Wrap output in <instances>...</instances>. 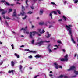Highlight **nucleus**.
I'll return each mask as SVG.
<instances>
[{
    "mask_svg": "<svg viewBox=\"0 0 78 78\" xmlns=\"http://www.w3.org/2000/svg\"><path fill=\"white\" fill-rule=\"evenodd\" d=\"M66 27L67 28V30H68L69 34H70V35L71 37V40L72 41V42L74 43V44H76V42L74 41V40L73 39V36H72V29L70 27H72V25H69L68 26L67 25H66Z\"/></svg>",
    "mask_w": 78,
    "mask_h": 78,
    "instance_id": "obj_1",
    "label": "nucleus"
},
{
    "mask_svg": "<svg viewBox=\"0 0 78 78\" xmlns=\"http://www.w3.org/2000/svg\"><path fill=\"white\" fill-rule=\"evenodd\" d=\"M38 34V32H36V31H33L32 32H32H30V35L29 36V37L30 39H32L33 37V36L35 35V34Z\"/></svg>",
    "mask_w": 78,
    "mask_h": 78,
    "instance_id": "obj_2",
    "label": "nucleus"
},
{
    "mask_svg": "<svg viewBox=\"0 0 78 78\" xmlns=\"http://www.w3.org/2000/svg\"><path fill=\"white\" fill-rule=\"evenodd\" d=\"M25 7L23 6H22V12L20 13V14L22 15V16H24L25 14V12H23V11H25Z\"/></svg>",
    "mask_w": 78,
    "mask_h": 78,
    "instance_id": "obj_3",
    "label": "nucleus"
},
{
    "mask_svg": "<svg viewBox=\"0 0 78 78\" xmlns=\"http://www.w3.org/2000/svg\"><path fill=\"white\" fill-rule=\"evenodd\" d=\"M76 68L75 66H72L70 68V69H67L68 71H70V70H75Z\"/></svg>",
    "mask_w": 78,
    "mask_h": 78,
    "instance_id": "obj_4",
    "label": "nucleus"
},
{
    "mask_svg": "<svg viewBox=\"0 0 78 78\" xmlns=\"http://www.w3.org/2000/svg\"><path fill=\"white\" fill-rule=\"evenodd\" d=\"M27 28H28V27L27 26H26L24 29L23 28H22L20 30L22 31V30H23L24 33H26V31L27 30Z\"/></svg>",
    "mask_w": 78,
    "mask_h": 78,
    "instance_id": "obj_5",
    "label": "nucleus"
},
{
    "mask_svg": "<svg viewBox=\"0 0 78 78\" xmlns=\"http://www.w3.org/2000/svg\"><path fill=\"white\" fill-rule=\"evenodd\" d=\"M16 10L14 9V12H13V14L12 15V16L16 17L17 16V14H16Z\"/></svg>",
    "mask_w": 78,
    "mask_h": 78,
    "instance_id": "obj_6",
    "label": "nucleus"
},
{
    "mask_svg": "<svg viewBox=\"0 0 78 78\" xmlns=\"http://www.w3.org/2000/svg\"><path fill=\"white\" fill-rule=\"evenodd\" d=\"M44 41H40L39 42L37 43V44L38 45H42V44H43L44 43Z\"/></svg>",
    "mask_w": 78,
    "mask_h": 78,
    "instance_id": "obj_7",
    "label": "nucleus"
},
{
    "mask_svg": "<svg viewBox=\"0 0 78 78\" xmlns=\"http://www.w3.org/2000/svg\"><path fill=\"white\" fill-rule=\"evenodd\" d=\"M54 64L55 66V68L57 69H58V66H59V65H58V64H57L56 63H54Z\"/></svg>",
    "mask_w": 78,
    "mask_h": 78,
    "instance_id": "obj_8",
    "label": "nucleus"
},
{
    "mask_svg": "<svg viewBox=\"0 0 78 78\" xmlns=\"http://www.w3.org/2000/svg\"><path fill=\"white\" fill-rule=\"evenodd\" d=\"M35 58H41L42 57V56L41 55H39V54L36 55L35 56Z\"/></svg>",
    "mask_w": 78,
    "mask_h": 78,
    "instance_id": "obj_9",
    "label": "nucleus"
},
{
    "mask_svg": "<svg viewBox=\"0 0 78 78\" xmlns=\"http://www.w3.org/2000/svg\"><path fill=\"white\" fill-rule=\"evenodd\" d=\"M64 57L65 58V59L66 60V61H68V59L67 58L68 57V55H66Z\"/></svg>",
    "mask_w": 78,
    "mask_h": 78,
    "instance_id": "obj_10",
    "label": "nucleus"
},
{
    "mask_svg": "<svg viewBox=\"0 0 78 78\" xmlns=\"http://www.w3.org/2000/svg\"><path fill=\"white\" fill-rule=\"evenodd\" d=\"M22 65H20V70L21 72H22Z\"/></svg>",
    "mask_w": 78,
    "mask_h": 78,
    "instance_id": "obj_11",
    "label": "nucleus"
},
{
    "mask_svg": "<svg viewBox=\"0 0 78 78\" xmlns=\"http://www.w3.org/2000/svg\"><path fill=\"white\" fill-rule=\"evenodd\" d=\"M60 60L61 61H66V60L65 58H60Z\"/></svg>",
    "mask_w": 78,
    "mask_h": 78,
    "instance_id": "obj_12",
    "label": "nucleus"
},
{
    "mask_svg": "<svg viewBox=\"0 0 78 78\" xmlns=\"http://www.w3.org/2000/svg\"><path fill=\"white\" fill-rule=\"evenodd\" d=\"M47 33H48V36H46V37H47V38H49V37H50V36H51V34H49V33H48V32H47Z\"/></svg>",
    "mask_w": 78,
    "mask_h": 78,
    "instance_id": "obj_13",
    "label": "nucleus"
},
{
    "mask_svg": "<svg viewBox=\"0 0 78 78\" xmlns=\"http://www.w3.org/2000/svg\"><path fill=\"white\" fill-rule=\"evenodd\" d=\"M14 55H15V56H16L17 58H20V56H19V55H17V53H15Z\"/></svg>",
    "mask_w": 78,
    "mask_h": 78,
    "instance_id": "obj_14",
    "label": "nucleus"
},
{
    "mask_svg": "<svg viewBox=\"0 0 78 78\" xmlns=\"http://www.w3.org/2000/svg\"><path fill=\"white\" fill-rule=\"evenodd\" d=\"M43 12H44V11L43 10H40V15H42V14H43Z\"/></svg>",
    "mask_w": 78,
    "mask_h": 78,
    "instance_id": "obj_15",
    "label": "nucleus"
},
{
    "mask_svg": "<svg viewBox=\"0 0 78 78\" xmlns=\"http://www.w3.org/2000/svg\"><path fill=\"white\" fill-rule=\"evenodd\" d=\"M74 73H75L76 75H78V71L76 70H74Z\"/></svg>",
    "mask_w": 78,
    "mask_h": 78,
    "instance_id": "obj_16",
    "label": "nucleus"
},
{
    "mask_svg": "<svg viewBox=\"0 0 78 78\" xmlns=\"http://www.w3.org/2000/svg\"><path fill=\"white\" fill-rule=\"evenodd\" d=\"M12 73L13 74L14 73V70H12L11 71L9 70L8 71V73Z\"/></svg>",
    "mask_w": 78,
    "mask_h": 78,
    "instance_id": "obj_17",
    "label": "nucleus"
},
{
    "mask_svg": "<svg viewBox=\"0 0 78 78\" xmlns=\"http://www.w3.org/2000/svg\"><path fill=\"white\" fill-rule=\"evenodd\" d=\"M33 12L29 11L27 13V14H33Z\"/></svg>",
    "mask_w": 78,
    "mask_h": 78,
    "instance_id": "obj_18",
    "label": "nucleus"
},
{
    "mask_svg": "<svg viewBox=\"0 0 78 78\" xmlns=\"http://www.w3.org/2000/svg\"><path fill=\"white\" fill-rule=\"evenodd\" d=\"M64 76L62 75H61L59 77H58V78H63L64 77Z\"/></svg>",
    "mask_w": 78,
    "mask_h": 78,
    "instance_id": "obj_19",
    "label": "nucleus"
},
{
    "mask_svg": "<svg viewBox=\"0 0 78 78\" xmlns=\"http://www.w3.org/2000/svg\"><path fill=\"white\" fill-rule=\"evenodd\" d=\"M11 62L12 66H14V61H12Z\"/></svg>",
    "mask_w": 78,
    "mask_h": 78,
    "instance_id": "obj_20",
    "label": "nucleus"
},
{
    "mask_svg": "<svg viewBox=\"0 0 78 78\" xmlns=\"http://www.w3.org/2000/svg\"><path fill=\"white\" fill-rule=\"evenodd\" d=\"M39 25H44V22H43L42 23H39Z\"/></svg>",
    "mask_w": 78,
    "mask_h": 78,
    "instance_id": "obj_21",
    "label": "nucleus"
},
{
    "mask_svg": "<svg viewBox=\"0 0 78 78\" xmlns=\"http://www.w3.org/2000/svg\"><path fill=\"white\" fill-rule=\"evenodd\" d=\"M51 13H54V14H57V12L56 11H53L52 12H51Z\"/></svg>",
    "mask_w": 78,
    "mask_h": 78,
    "instance_id": "obj_22",
    "label": "nucleus"
},
{
    "mask_svg": "<svg viewBox=\"0 0 78 78\" xmlns=\"http://www.w3.org/2000/svg\"><path fill=\"white\" fill-rule=\"evenodd\" d=\"M62 17L63 18V19H64L65 21H66L67 20V19L66 18V17H65V16H62Z\"/></svg>",
    "mask_w": 78,
    "mask_h": 78,
    "instance_id": "obj_23",
    "label": "nucleus"
},
{
    "mask_svg": "<svg viewBox=\"0 0 78 78\" xmlns=\"http://www.w3.org/2000/svg\"><path fill=\"white\" fill-rule=\"evenodd\" d=\"M9 11L8 12V13H9L10 12H11L12 11V9H9Z\"/></svg>",
    "mask_w": 78,
    "mask_h": 78,
    "instance_id": "obj_24",
    "label": "nucleus"
},
{
    "mask_svg": "<svg viewBox=\"0 0 78 78\" xmlns=\"http://www.w3.org/2000/svg\"><path fill=\"white\" fill-rule=\"evenodd\" d=\"M51 4H52V5H54L55 6H56V4H55V2H51Z\"/></svg>",
    "mask_w": 78,
    "mask_h": 78,
    "instance_id": "obj_25",
    "label": "nucleus"
},
{
    "mask_svg": "<svg viewBox=\"0 0 78 78\" xmlns=\"http://www.w3.org/2000/svg\"><path fill=\"white\" fill-rule=\"evenodd\" d=\"M57 12H58V14H61V12L60 11H59V10H57Z\"/></svg>",
    "mask_w": 78,
    "mask_h": 78,
    "instance_id": "obj_26",
    "label": "nucleus"
},
{
    "mask_svg": "<svg viewBox=\"0 0 78 78\" xmlns=\"http://www.w3.org/2000/svg\"><path fill=\"white\" fill-rule=\"evenodd\" d=\"M1 2L2 3H6V1L4 0L1 1Z\"/></svg>",
    "mask_w": 78,
    "mask_h": 78,
    "instance_id": "obj_27",
    "label": "nucleus"
},
{
    "mask_svg": "<svg viewBox=\"0 0 78 78\" xmlns=\"http://www.w3.org/2000/svg\"><path fill=\"white\" fill-rule=\"evenodd\" d=\"M74 1H75L74 2V3H77L78 2V0H73Z\"/></svg>",
    "mask_w": 78,
    "mask_h": 78,
    "instance_id": "obj_28",
    "label": "nucleus"
},
{
    "mask_svg": "<svg viewBox=\"0 0 78 78\" xmlns=\"http://www.w3.org/2000/svg\"><path fill=\"white\" fill-rule=\"evenodd\" d=\"M49 16L51 17V19H52V13H50L49 14Z\"/></svg>",
    "mask_w": 78,
    "mask_h": 78,
    "instance_id": "obj_29",
    "label": "nucleus"
},
{
    "mask_svg": "<svg viewBox=\"0 0 78 78\" xmlns=\"http://www.w3.org/2000/svg\"><path fill=\"white\" fill-rule=\"evenodd\" d=\"M6 5H8V6H10V4H9V3H8V2H6Z\"/></svg>",
    "mask_w": 78,
    "mask_h": 78,
    "instance_id": "obj_30",
    "label": "nucleus"
},
{
    "mask_svg": "<svg viewBox=\"0 0 78 78\" xmlns=\"http://www.w3.org/2000/svg\"><path fill=\"white\" fill-rule=\"evenodd\" d=\"M26 34H29V31L28 30L27 31H26Z\"/></svg>",
    "mask_w": 78,
    "mask_h": 78,
    "instance_id": "obj_31",
    "label": "nucleus"
},
{
    "mask_svg": "<svg viewBox=\"0 0 78 78\" xmlns=\"http://www.w3.org/2000/svg\"><path fill=\"white\" fill-rule=\"evenodd\" d=\"M39 32L40 33H41V34H42V32L41 31V29H39Z\"/></svg>",
    "mask_w": 78,
    "mask_h": 78,
    "instance_id": "obj_32",
    "label": "nucleus"
},
{
    "mask_svg": "<svg viewBox=\"0 0 78 78\" xmlns=\"http://www.w3.org/2000/svg\"><path fill=\"white\" fill-rule=\"evenodd\" d=\"M34 40H32V42H31L32 44H34Z\"/></svg>",
    "mask_w": 78,
    "mask_h": 78,
    "instance_id": "obj_33",
    "label": "nucleus"
},
{
    "mask_svg": "<svg viewBox=\"0 0 78 78\" xmlns=\"http://www.w3.org/2000/svg\"><path fill=\"white\" fill-rule=\"evenodd\" d=\"M6 14V12H2L1 14L2 15H3V14Z\"/></svg>",
    "mask_w": 78,
    "mask_h": 78,
    "instance_id": "obj_34",
    "label": "nucleus"
},
{
    "mask_svg": "<svg viewBox=\"0 0 78 78\" xmlns=\"http://www.w3.org/2000/svg\"><path fill=\"white\" fill-rule=\"evenodd\" d=\"M28 0H27L26 1V5H28Z\"/></svg>",
    "mask_w": 78,
    "mask_h": 78,
    "instance_id": "obj_35",
    "label": "nucleus"
},
{
    "mask_svg": "<svg viewBox=\"0 0 78 78\" xmlns=\"http://www.w3.org/2000/svg\"><path fill=\"white\" fill-rule=\"evenodd\" d=\"M44 42H46V43H48V42H50V41H44Z\"/></svg>",
    "mask_w": 78,
    "mask_h": 78,
    "instance_id": "obj_36",
    "label": "nucleus"
},
{
    "mask_svg": "<svg viewBox=\"0 0 78 78\" xmlns=\"http://www.w3.org/2000/svg\"><path fill=\"white\" fill-rule=\"evenodd\" d=\"M26 18H27V15H25V17H24L23 18V20H25V19H26Z\"/></svg>",
    "mask_w": 78,
    "mask_h": 78,
    "instance_id": "obj_37",
    "label": "nucleus"
},
{
    "mask_svg": "<svg viewBox=\"0 0 78 78\" xmlns=\"http://www.w3.org/2000/svg\"><path fill=\"white\" fill-rule=\"evenodd\" d=\"M58 43V44H62V43L61 41H57Z\"/></svg>",
    "mask_w": 78,
    "mask_h": 78,
    "instance_id": "obj_38",
    "label": "nucleus"
},
{
    "mask_svg": "<svg viewBox=\"0 0 78 78\" xmlns=\"http://www.w3.org/2000/svg\"><path fill=\"white\" fill-rule=\"evenodd\" d=\"M25 51H30V50L29 49H25L24 50Z\"/></svg>",
    "mask_w": 78,
    "mask_h": 78,
    "instance_id": "obj_39",
    "label": "nucleus"
},
{
    "mask_svg": "<svg viewBox=\"0 0 78 78\" xmlns=\"http://www.w3.org/2000/svg\"><path fill=\"white\" fill-rule=\"evenodd\" d=\"M11 46L12 47V49L13 50H14V45H13V44Z\"/></svg>",
    "mask_w": 78,
    "mask_h": 78,
    "instance_id": "obj_40",
    "label": "nucleus"
},
{
    "mask_svg": "<svg viewBox=\"0 0 78 78\" xmlns=\"http://www.w3.org/2000/svg\"><path fill=\"white\" fill-rule=\"evenodd\" d=\"M50 44H49L48 45V47H47L48 49V48H50L49 47H50Z\"/></svg>",
    "mask_w": 78,
    "mask_h": 78,
    "instance_id": "obj_41",
    "label": "nucleus"
},
{
    "mask_svg": "<svg viewBox=\"0 0 78 78\" xmlns=\"http://www.w3.org/2000/svg\"><path fill=\"white\" fill-rule=\"evenodd\" d=\"M6 19H10V18L8 17V16H6Z\"/></svg>",
    "mask_w": 78,
    "mask_h": 78,
    "instance_id": "obj_42",
    "label": "nucleus"
},
{
    "mask_svg": "<svg viewBox=\"0 0 78 78\" xmlns=\"http://www.w3.org/2000/svg\"><path fill=\"white\" fill-rule=\"evenodd\" d=\"M28 57L29 58H32L33 56L32 55H30Z\"/></svg>",
    "mask_w": 78,
    "mask_h": 78,
    "instance_id": "obj_43",
    "label": "nucleus"
},
{
    "mask_svg": "<svg viewBox=\"0 0 78 78\" xmlns=\"http://www.w3.org/2000/svg\"><path fill=\"white\" fill-rule=\"evenodd\" d=\"M3 61H1V63H0V65H2V64H3Z\"/></svg>",
    "mask_w": 78,
    "mask_h": 78,
    "instance_id": "obj_44",
    "label": "nucleus"
},
{
    "mask_svg": "<svg viewBox=\"0 0 78 78\" xmlns=\"http://www.w3.org/2000/svg\"><path fill=\"white\" fill-rule=\"evenodd\" d=\"M48 50H49V52H52V51L50 48H48Z\"/></svg>",
    "mask_w": 78,
    "mask_h": 78,
    "instance_id": "obj_45",
    "label": "nucleus"
},
{
    "mask_svg": "<svg viewBox=\"0 0 78 78\" xmlns=\"http://www.w3.org/2000/svg\"><path fill=\"white\" fill-rule=\"evenodd\" d=\"M51 27H53V26L52 25H50L49 28H51Z\"/></svg>",
    "mask_w": 78,
    "mask_h": 78,
    "instance_id": "obj_46",
    "label": "nucleus"
},
{
    "mask_svg": "<svg viewBox=\"0 0 78 78\" xmlns=\"http://www.w3.org/2000/svg\"><path fill=\"white\" fill-rule=\"evenodd\" d=\"M76 77V75H74V76H72V77Z\"/></svg>",
    "mask_w": 78,
    "mask_h": 78,
    "instance_id": "obj_47",
    "label": "nucleus"
},
{
    "mask_svg": "<svg viewBox=\"0 0 78 78\" xmlns=\"http://www.w3.org/2000/svg\"><path fill=\"white\" fill-rule=\"evenodd\" d=\"M30 8L32 9H34V7L33 6L31 7Z\"/></svg>",
    "mask_w": 78,
    "mask_h": 78,
    "instance_id": "obj_48",
    "label": "nucleus"
},
{
    "mask_svg": "<svg viewBox=\"0 0 78 78\" xmlns=\"http://www.w3.org/2000/svg\"><path fill=\"white\" fill-rule=\"evenodd\" d=\"M37 76H39V75L36 76L34 78H36V77H37Z\"/></svg>",
    "mask_w": 78,
    "mask_h": 78,
    "instance_id": "obj_49",
    "label": "nucleus"
},
{
    "mask_svg": "<svg viewBox=\"0 0 78 78\" xmlns=\"http://www.w3.org/2000/svg\"><path fill=\"white\" fill-rule=\"evenodd\" d=\"M62 50L63 51V52H65L66 51V50H65V49H62Z\"/></svg>",
    "mask_w": 78,
    "mask_h": 78,
    "instance_id": "obj_50",
    "label": "nucleus"
},
{
    "mask_svg": "<svg viewBox=\"0 0 78 78\" xmlns=\"http://www.w3.org/2000/svg\"><path fill=\"white\" fill-rule=\"evenodd\" d=\"M62 19H61L60 20H58V21H59V22H61V21H62Z\"/></svg>",
    "mask_w": 78,
    "mask_h": 78,
    "instance_id": "obj_51",
    "label": "nucleus"
},
{
    "mask_svg": "<svg viewBox=\"0 0 78 78\" xmlns=\"http://www.w3.org/2000/svg\"><path fill=\"white\" fill-rule=\"evenodd\" d=\"M3 17L4 19H5V15H3Z\"/></svg>",
    "mask_w": 78,
    "mask_h": 78,
    "instance_id": "obj_52",
    "label": "nucleus"
},
{
    "mask_svg": "<svg viewBox=\"0 0 78 78\" xmlns=\"http://www.w3.org/2000/svg\"><path fill=\"white\" fill-rule=\"evenodd\" d=\"M59 68H61V69H62V66H60L59 67H58Z\"/></svg>",
    "mask_w": 78,
    "mask_h": 78,
    "instance_id": "obj_53",
    "label": "nucleus"
},
{
    "mask_svg": "<svg viewBox=\"0 0 78 78\" xmlns=\"http://www.w3.org/2000/svg\"><path fill=\"white\" fill-rule=\"evenodd\" d=\"M20 47H24V45H22L21 46H20Z\"/></svg>",
    "mask_w": 78,
    "mask_h": 78,
    "instance_id": "obj_54",
    "label": "nucleus"
},
{
    "mask_svg": "<svg viewBox=\"0 0 78 78\" xmlns=\"http://www.w3.org/2000/svg\"><path fill=\"white\" fill-rule=\"evenodd\" d=\"M52 76H53V75H52V74H49V76H50V77H51Z\"/></svg>",
    "mask_w": 78,
    "mask_h": 78,
    "instance_id": "obj_55",
    "label": "nucleus"
},
{
    "mask_svg": "<svg viewBox=\"0 0 78 78\" xmlns=\"http://www.w3.org/2000/svg\"><path fill=\"white\" fill-rule=\"evenodd\" d=\"M76 55H77V54H76V53L75 54V55H74V58H75V57H76Z\"/></svg>",
    "mask_w": 78,
    "mask_h": 78,
    "instance_id": "obj_56",
    "label": "nucleus"
},
{
    "mask_svg": "<svg viewBox=\"0 0 78 78\" xmlns=\"http://www.w3.org/2000/svg\"><path fill=\"white\" fill-rule=\"evenodd\" d=\"M5 23L6 25H8V22H7V21H5Z\"/></svg>",
    "mask_w": 78,
    "mask_h": 78,
    "instance_id": "obj_57",
    "label": "nucleus"
},
{
    "mask_svg": "<svg viewBox=\"0 0 78 78\" xmlns=\"http://www.w3.org/2000/svg\"><path fill=\"white\" fill-rule=\"evenodd\" d=\"M64 78H68V77H67V76H64Z\"/></svg>",
    "mask_w": 78,
    "mask_h": 78,
    "instance_id": "obj_58",
    "label": "nucleus"
},
{
    "mask_svg": "<svg viewBox=\"0 0 78 78\" xmlns=\"http://www.w3.org/2000/svg\"><path fill=\"white\" fill-rule=\"evenodd\" d=\"M32 53H36V51H32Z\"/></svg>",
    "mask_w": 78,
    "mask_h": 78,
    "instance_id": "obj_59",
    "label": "nucleus"
},
{
    "mask_svg": "<svg viewBox=\"0 0 78 78\" xmlns=\"http://www.w3.org/2000/svg\"><path fill=\"white\" fill-rule=\"evenodd\" d=\"M45 30H44V29H43V31H42V33H45Z\"/></svg>",
    "mask_w": 78,
    "mask_h": 78,
    "instance_id": "obj_60",
    "label": "nucleus"
},
{
    "mask_svg": "<svg viewBox=\"0 0 78 78\" xmlns=\"http://www.w3.org/2000/svg\"><path fill=\"white\" fill-rule=\"evenodd\" d=\"M66 3H67V1H64V4H66Z\"/></svg>",
    "mask_w": 78,
    "mask_h": 78,
    "instance_id": "obj_61",
    "label": "nucleus"
},
{
    "mask_svg": "<svg viewBox=\"0 0 78 78\" xmlns=\"http://www.w3.org/2000/svg\"><path fill=\"white\" fill-rule=\"evenodd\" d=\"M16 4H20V3H19L18 2H17V3H16Z\"/></svg>",
    "mask_w": 78,
    "mask_h": 78,
    "instance_id": "obj_62",
    "label": "nucleus"
},
{
    "mask_svg": "<svg viewBox=\"0 0 78 78\" xmlns=\"http://www.w3.org/2000/svg\"><path fill=\"white\" fill-rule=\"evenodd\" d=\"M34 26L33 25H32V28H34Z\"/></svg>",
    "mask_w": 78,
    "mask_h": 78,
    "instance_id": "obj_63",
    "label": "nucleus"
},
{
    "mask_svg": "<svg viewBox=\"0 0 78 78\" xmlns=\"http://www.w3.org/2000/svg\"><path fill=\"white\" fill-rule=\"evenodd\" d=\"M0 20H1V21H2V18L0 16Z\"/></svg>",
    "mask_w": 78,
    "mask_h": 78,
    "instance_id": "obj_64",
    "label": "nucleus"
}]
</instances>
